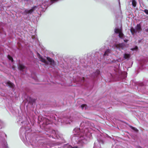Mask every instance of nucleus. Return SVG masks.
Returning <instances> with one entry per match:
<instances>
[{
	"mask_svg": "<svg viewBox=\"0 0 148 148\" xmlns=\"http://www.w3.org/2000/svg\"><path fill=\"white\" fill-rule=\"evenodd\" d=\"M87 130H84V132H80V128H75L74 132H76L75 135L72 139V143L76 142L77 145L72 147L68 144L64 145L61 148H82L84 144H86L89 140L91 136L90 133H87Z\"/></svg>",
	"mask_w": 148,
	"mask_h": 148,
	"instance_id": "nucleus-1",
	"label": "nucleus"
},
{
	"mask_svg": "<svg viewBox=\"0 0 148 148\" xmlns=\"http://www.w3.org/2000/svg\"><path fill=\"white\" fill-rule=\"evenodd\" d=\"M31 131V130L28 126H26L25 127L22 126L20 129L19 133L20 137L21 139L23 140L25 138L27 139V134L29 132Z\"/></svg>",
	"mask_w": 148,
	"mask_h": 148,
	"instance_id": "nucleus-2",
	"label": "nucleus"
},
{
	"mask_svg": "<svg viewBox=\"0 0 148 148\" xmlns=\"http://www.w3.org/2000/svg\"><path fill=\"white\" fill-rule=\"evenodd\" d=\"M115 73V75L110 74L112 78L114 80H116L117 79L118 80H120L123 78H125L127 76V73L125 71L122 72L121 75H119V74H120V72L119 73V72L118 73L117 72H116Z\"/></svg>",
	"mask_w": 148,
	"mask_h": 148,
	"instance_id": "nucleus-3",
	"label": "nucleus"
},
{
	"mask_svg": "<svg viewBox=\"0 0 148 148\" xmlns=\"http://www.w3.org/2000/svg\"><path fill=\"white\" fill-rule=\"evenodd\" d=\"M40 6V5H38L37 6H34L32 7V8L29 10L25 9L24 11L22 12L21 13L23 15H25L28 16L35 10H38Z\"/></svg>",
	"mask_w": 148,
	"mask_h": 148,
	"instance_id": "nucleus-4",
	"label": "nucleus"
},
{
	"mask_svg": "<svg viewBox=\"0 0 148 148\" xmlns=\"http://www.w3.org/2000/svg\"><path fill=\"white\" fill-rule=\"evenodd\" d=\"M125 44L124 43L115 44L112 46V47L115 50H119L121 51L124 49L125 48Z\"/></svg>",
	"mask_w": 148,
	"mask_h": 148,
	"instance_id": "nucleus-5",
	"label": "nucleus"
},
{
	"mask_svg": "<svg viewBox=\"0 0 148 148\" xmlns=\"http://www.w3.org/2000/svg\"><path fill=\"white\" fill-rule=\"evenodd\" d=\"M141 30V26L140 23L137 25L135 28L133 27H131L130 29V31L132 35H134L135 33H139Z\"/></svg>",
	"mask_w": 148,
	"mask_h": 148,
	"instance_id": "nucleus-6",
	"label": "nucleus"
},
{
	"mask_svg": "<svg viewBox=\"0 0 148 148\" xmlns=\"http://www.w3.org/2000/svg\"><path fill=\"white\" fill-rule=\"evenodd\" d=\"M77 82L78 84H80L81 85L86 86V82L84 77H79L76 79Z\"/></svg>",
	"mask_w": 148,
	"mask_h": 148,
	"instance_id": "nucleus-7",
	"label": "nucleus"
},
{
	"mask_svg": "<svg viewBox=\"0 0 148 148\" xmlns=\"http://www.w3.org/2000/svg\"><path fill=\"white\" fill-rule=\"evenodd\" d=\"M18 68L22 72H23V73H21L22 74L25 75L26 74V68L24 65L19 64L18 66Z\"/></svg>",
	"mask_w": 148,
	"mask_h": 148,
	"instance_id": "nucleus-8",
	"label": "nucleus"
},
{
	"mask_svg": "<svg viewBox=\"0 0 148 148\" xmlns=\"http://www.w3.org/2000/svg\"><path fill=\"white\" fill-rule=\"evenodd\" d=\"M100 74V71L97 70L95 72H93L90 75L91 79H96Z\"/></svg>",
	"mask_w": 148,
	"mask_h": 148,
	"instance_id": "nucleus-9",
	"label": "nucleus"
},
{
	"mask_svg": "<svg viewBox=\"0 0 148 148\" xmlns=\"http://www.w3.org/2000/svg\"><path fill=\"white\" fill-rule=\"evenodd\" d=\"M114 32L116 34H119V38H123L124 34L121 30L118 28H115L114 30Z\"/></svg>",
	"mask_w": 148,
	"mask_h": 148,
	"instance_id": "nucleus-10",
	"label": "nucleus"
},
{
	"mask_svg": "<svg viewBox=\"0 0 148 148\" xmlns=\"http://www.w3.org/2000/svg\"><path fill=\"white\" fill-rule=\"evenodd\" d=\"M42 124L45 126L49 124L50 123V121L48 119H47L45 117H42Z\"/></svg>",
	"mask_w": 148,
	"mask_h": 148,
	"instance_id": "nucleus-11",
	"label": "nucleus"
},
{
	"mask_svg": "<svg viewBox=\"0 0 148 148\" xmlns=\"http://www.w3.org/2000/svg\"><path fill=\"white\" fill-rule=\"evenodd\" d=\"M19 120L17 121L18 124L21 125H25L26 123V121L22 120V118L21 116L19 117Z\"/></svg>",
	"mask_w": 148,
	"mask_h": 148,
	"instance_id": "nucleus-12",
	"label": "nucleus"
},
{
	"mask_svg": "<svg viewBox=\"0 0 148 148\" xmlns=\"http://www.w3.org/2000/svg\"><path fill=\"white\" fill-rule=\"evenodd\" d=\"M112 52V50L111 49H107L103 55V56H108Z\"/></svg>",
	"mask_w": 148,
	"mask_h": 148,
	"instance_id": "nucleus-13",
	"label": "nucleus"
},
{
	"mask_svg": "<svg viewBox=\"0 0 148 148\" xmlns=\"http://www.w3.org/2000/svg\"><path fill=\"white\" fill-rule=\"evenodd\" d=\"M6 84L10 88H13L15 86L14 84L10 81H8L7 82Z\"/></svg>",
	"mask_w": 148,
	"mask_h": 148,
	"instance_id": "nucleus-14",
	"label": "nucleus"
},
{
	"mask_svg": "<svg viewBox=\"0 0 148 148\" xmlns=\"http://www.w3.org/2000/svg\"><path fill=\"white\" fill-rule=\"evenodd\" d=\"M47 59L50 63L53 66L55 65L54 61L53 59L48 57L47 58Z\"/></svg>",
	"mask_w": 148,
	"mask_h": 148,
	"instance_id": "nucleus-15",
	"label": "nucleus"
},
{
	"mask_svg": "<svg viewBox=\"0 0 148 148\" xmlns=\"http://www.w3.org/2000/svg\"><path fill=\"white\" fill-rule=\"evenodd\" d=\"M130 57V55L129 54L125 53L123 54V57L125 59L128 60Z\"/></svg>",
	"mask_w": 148,
	"mask_h": 148,
	"instance_id": "nucleus-16",
	"label": "nucleus"
},
{
	"mask_svg": "<svg viewBox=\"0 0 148 148\" xmlns=\"http://www.w3.org/2000/svg\"><path fill=\"white\" fill-rule=\"evenodd\" d=\"M38 56H39V58H40L41 60H40V61L42 62H43L44 63H47V61H46V60H45V59H44V58H42L41 56H40V54L38 53Z\"/></svg>",
	"mask_w": 148,
	"mask_h": 148,
	"instance_id": "nucleus-17",
	"label": "nucleus"
},
{
	"mask_svg": "<svg viewBox=\"0 0 148 148\" xmlns=\"http://www.w3.org/2000/svg\"><path fill=\"white\" fill-rule=\"evenodd\" d=\"M80 107L83 110H86L88 108V107L87 105L85 104H82L81 106Z\"/></svg>",
	"mask_w": 148,
	"mask_h": 148,
	"instance_id": "nucleus-18",
	"label": "nucleus"
},
{
	"mask_svg": "<svg viewBox=\"0 0 148 148\" xmlns=\"http://www.w3.org/2000/svg\"><path fill=\"white\" fill-rule=\"evenodd\" d=\"M132 4L134 7H136V2L135 0H132Z\"/></svg>",
	"mask_w": 148,
	"mask_h": 148,
	"instance_id": "nucleus-19",
	"label": "nucleus"
},
{
	"mask_svg": "<svg viewBox=\"0 0 148 148\" xmlns=\"http://www.w3.org/2000/svg\"><path fill=\"white\" fill-rule=\"evenodd\" d=\"M130 127L132 130L136 132H137L138 131V130L135 127H133L132 126H130Z\"/></svg>",
	"mask_w": 148,
	"mask_h": 148,
	"instance_id": "nucleus-20",
	"label": "nucleus"
},
{
	"mask_svg": "<svg viewBox=\"0 0 148 148\" xmlns=\"http://www.w3.org/2000/svg\"><path fill=\"white\" fill-rule=\"evenodd\" d=\"M138 47L137 46H135L134 47L132 48L131 49L132 51H136L138 49Z\"/></svg>",
	"mask_w": 148,
	"mask_h": 148,
	"instance_id": "nucleus-21",
	"label": "nucleus"
},
{
	"mask_svg": "<svg viewBox=\"0 0 148 148\" xmlns=\"http://www.w3.org/2000/svg\"><path fill=\"white\" fill-rule=\"evenodd\" d=\"M8 58L10 60H11L12 61V62H13V60L11 56L8 55Z\"/></svg>",
	"mask_w": 148,
	"mask_h": 148,
	"instance_id": "nucleus-22",
	"label": "nucleus"
},
{
	"mask_svg": "<svg viewBox=\"0 0 148 148\" xmlns=\"http://www.w3.org/2000/svg\"><path fill=\"white\" fill-rule=\"evenodd\" d=\"M85 124H86L85 123H84V122H83L81 123V124L80 125V127L84 126V127H85Z\"/></svg>",
	"mask_w": 148,
	"mask_h": 148,
	"instance_id": "nucleus-23",
	"label": "nucleus"
},
{
	"mask_svg": "<svg viewBox=\"0 0 148 148\" xmlns=\"http://www.w3.org/2000/svg\"><path fill=\"white\" fill-rule=\"evenodd\" d=\"M30 102L32 103H33L35 102V100L34 99H33L32 98H30Z\"/></svg>",
	"mask_w": 148,
	"mask_h": 148,
	"instance_id": "nucleus-24",
	"label": "nucleus"
},
{
	"mask_svg": "<svg viewBox=\"0 0 148 148\" xmlns=\"http://www.w3.org/2000/svg\"><path fill=\"white\" fill-rule=\"evenodd\" d=\"M65 118H64L63 119V121H64L66 123V124H70V121H65Z\"/></svg>",
	"mask_w": 148,
	"mask_h": 148,
	"instance_id": "nucleus-25",
	"label": "nucleus"
},
{
	"mask_svg": "<svg viewBox=\"0 0 148 148\" xmlns=\"http://www.w3.org/2000/svg\"><path fill=\"white\" fill-rule=\"evenodd\" d=\"M143 11L145 13L147 14H148V10L147 9H145Z\"/></svg>",
	"mask_w": 148,
	"mask_h": 148,
	"instance_id": "nucleus-26",
	"label": "nucleus"
},
{
	"mask_svg": "<svg viewBox=\"0 0 148 148\" xmlns=\"http://www.w3.org/2000/svg\"><path fill=\"white\" fill-rule=\"evenodd\" d=\"M96 142H95L94 144V146L93 148H95L96 147Z\"/></svg>",
	"mask_w": 148,
	"mask_h": 148,
	"instance_id": "nucleus-27",
	"label": "nucleus"
},
{
	"mask_svg": "<svg viewBox=\"0 0 148 148\" xmlns=\"http://www.w3.org/2000/svg\"><path fill=\"white\" fill-rule=\"evenodd\" d=\"M145 31L147 32V33H148V28H147V29H146L145 30Z\"/></svg>",
	"mask_w": 148,
	"mask_h": 148,
	"instance_id": "nucleus-28",
	"label": "nucleus"
},
{
	"mask_svg": "<svg viewBox=\"0 0 148 148\" xmlns=\"http://www.w3.org/2000/svg\"><path fill=\"white\" fill-rule=\"evenodd\" d=\"M128 41V40H124V42H127Z\"/></svg>",
	"mask_w": 148,
	"mask_h": 148,
	"instance_id": "nucleus-29",
	"label": "nucleus"
},
{
	"mask_svg": "<svg viewBox=\"0 0 148 148\" xmlns=\"http://www.w3.org/2000/svg\"><path fill=\"white\" fill-rule=\"evenodd\" d=\"M33 79L35 80H37V78L36 77H35Z\"/></svg>",
	"mask_w": 148,
	"mask_h": 148,
	"instance_id": "nucleus-30",
	"label": "nucleus"
},
{
	"mask_svg": "<svg viewBox=\"0 0 148 148\" xmlns=\"http://www.w3.org/2000/svg\"><path fill=\"white\" fill-rule=\"evenodd\" d=\"M100 141L102 143H103V141L102 140H101Z\"/></svg>",
	"mask_w": 148,
	"mask_h": 148,
	"instance_id": "nucleus-31",
	"label": "nucleus"
},
{
	"mask_svg": "<svg viewBox=\"0 0 148 148\" xmlns=\"http://www.w3.org/2000/svg\"><path fill=\"white\" fill-rule=\"evenodd\" d=\"M140 41H141V40H139L138 41V42L139 43V42H140Z\"/></svg>",
	"mask_w": 148,
	"mask_h": 148,
	"instance_id": "nucleus-32",
	"label": "nucleus"
},
{
	"mask_svg": "<svg viewBox=\"0 0 148 148\" xmlns=\"http://www.w3.org/2000/svg\"><path fill=\"white\" fill-rule=\"evenodd\" d=\"M5 148H8V147L6 146V147H5Z\"/></svg>",
	"mask_w": 148,
	"mask_h": 148,
	"instance_id": "nucleus-33",
	"label": "nucleus"
},
{
	"mask_svg": "<svg viewBox=\"0 0 148 148\" xmlns=\"http://www.w3.org/2000/svg\"><path fill=\"white\" fill-rule=\"evenodd\" d=\"M98 142H99V143H100V142H99V140H98Z\"/></svg>",
	"mask_w": 148,
	"mask_h": 148,
	"instance_id": "nucleus-34",
	"label": "nucleus"
},
{
	"mask_svg": "<svg viewBox=\"0 0 148 148\" xmlns=\"http://www.w3.org/2000/svg\"><path fill=\"white\" fill-rule=\"evenodd\" d=\"M82 129H84V127H83L82 128Z\"/></svg>",
	"mask_w": 148,
	"mask_h": 148,
	"instance_id": "nucleus-35",
	"label": "nucleus"
},
{
	"mask_svg": "<svg viewBox=\"0 0 148 148\" xmlns=\"http://www.w3.org/2000/svg\"><path fill=\"white\" fill-rule=\"evenodd\" d=\"M49 137H51V136H49Z\"/></svg>",
	"mask_w": 148,
	"mask_h": 148,
	"instance_id": "nucleus-36",
	"label": "nucleus"
}]
</instances>
